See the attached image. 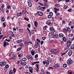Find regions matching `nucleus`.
Listing matches in <instances>:
<instances>
[{"label": "nucleus", "mask_w": 74, "mask_h": 74, "mask_svg": "<svg viewBox=\"0 0 74 74\" xmlns=\"http://www.w3.org/2000/svg\"><path fill=\"white\" fill-rule=\"evenodd\" d=\"M34 25L35 27H37L38 26V22L37 21H34Z\"/></svg>", "instance_id": "2eb2a0df"}, {"label": "nucleus", "mask_w": 74, "mask_h": 74, "mask_svg": "<svg viewBox=\"0 0 74 74\" xmlns=\"http://www.w3.org/2000/svg\"><path fill=\"white\" fill-rule=\"evenodd\" d=\"M52 16L51 15H48L47 16V17L49 19H51L52 18Z\"/></svg>", "instance_id": "79ce46f5"}, {"label": "nucleus", "mask_w": 74, "mask_h": 74, "mask_svg": "<svg viewBox=\"0 0 74 74\" xmlns=\"http://www.w3.org/2000/svg\"><path fill=\"white\" fill-rule=\"evenodd\" d=\"M36 40L38 42L40 43L41 42V41L40 40H39V39H38V38L36 39Z\"/></svg>", "instance_id": "4d7b16f0"}, {"label": "nucleus", "mask_w": 74, "mask_h": 74, "mask_svg": "<svg viewBox=\"0 0 74 74\" xmlns=\"http://www.w3.org/2000/svg\"><path fill=\"white\" fill-rule=\"evenodd\" d=\"M21 15H22V13L21 12H19L16 15L17 16H20Z\"/></svg>", "instance_id": "c756f323"}, {"label": "nucleus", "mask_w": 74, "mask_h": 74, "mask_svg": "<svg viewBox=\"0 0 74 74\" xmlns=\"http://www.w3.org/2000/svg\"><path fill=\"white\" fill-rule=\"evenodd\" d=\"M66 30L68 31V32L70 33V32H71V29L70 28H67Z\"/></svg>", "instance_id": "393cba45"}, {"label": "nucleus", "mask_w": 74, "mask_h": 74, "mask_svg": "<svg viewBox=\"0 0 74 74\" xmlns=\"http://www.w3.org/2000/svg\"><path fill=\"white\" fill-rule=\"evenodd\" d=\"M1 21L2 22H4L5 21V18L4 17H3V16H1Z\"/></svg>", "instance_id": "473e14b6"}, {"label": "nucleus", "mask_w": 74, "mask_h": 74, "mask_svg": "<svg viewBox=\"0 0 74 74\" xmlns=\"http://www.w3.org/2000/svg\"><path fill=\"white\" fill-rule=\"evenodd\" d=\"M54 12L55 14H57V11H59V10L58 9H57L56 8H54Z\"/></svg>", "instance_id": "f3484780"}, {"label": "nucleus", "mask_w": 74, "mask_h": 74, "mask_svg": "<svg viewBox=\"0 0 74 74\" xmlns=\"http://www.w3.org/2000/svg\"><path fill=\"white\" fill-rule=\"evenodd\" d=\"M58 37H59V35H58V34H57V33H55L54 34L53 38H57Z\"/></svg>", "instance_id": "6e6552de"}, {"label": "nucleus", "mask_w": 74, "mask_h": 74, "mask_svg": "<svg viewBox=\"0 0 74 74\" xmlns=\"http://www.w3.org/2000/svg\"><path fill=\"white\" fill-rule=\"evenodd\" d=\"M19 46L21 48H23L24 47V44L22 43H21L19 44Z\"/></svg>", "instance_id": "6ab92c4d"}, {"label": "nucleus", "mask_w": 74, "mask_h": 74, "mask_svg": "<svg viewBox=\"0 0 74 74\" xmlns=\"http://www.w3.org/2000/svg\"><path fill=\"white\" fill-rule=\"evenodd\" d=\"M24 20H26V21H29V18H26V17H25L24 18Z\"/></svg>", "instance_id": "774afa93"}, {"label": "nucleus", "mask_w": 74, "mask_h": 74, "mask_svg": "<svg viewBox=\"0 0 74 74\" xmlns=\"http://www.w3.org/2000/svg\"><path fill=\"white\" fill-rule=\"evenodd\" d=\"M21 61L20 60L19 61H17V62L16 63V64H19V63H20V61Z\"/></svg>", "instance_id": "052dcab7"}, {"label": "nucleus", "mask_w": 74, "mask_h": 74, "mask_svg": "<svg viewBox=\"0 0 74 74\" xmlns=\"http://www.w3.org/2000/svg\"><path fill=\"white\" fill-rule=\"evenodd\" d=\"M73 36V34H70L68 35V37H72Z\"/></svg>", "instance_id": "bf43d9fd"}, {"label": "nucleus", "mask_w": 74, "mask_h": 74, "mask_svg": "<svg viewBox=\"0 0 74 74\" xmlns=\"http://www.w3.org/2000/svg\"><path fill=\"white\" fill-rule=\"evenodd\" d=\"M13 73L15 74L16 73V69L15 68H14L13 69Z\"/></svg>", "instance_id": "a18cd8bd"}, {"label": "nucleus", "mask_w": 74, "mask_h": 74, "mask_svg": "<svg viewBox=\"0 0 74 74\" xmlns=\"http://www.w3.org/2000/svg\"><path fill=\"white\" fill-rule=\"evenodd\" d=\"M46 24L48 25H50L51 24V21L50 20H48L46 22Z\"/></svg>", "instance_id": "aec40b11"}, {"label": "nucleus", "mask_w": 74, "mask_h": 74, "mask_svg": "<svg viewBox=\"0 0 74 74\" xmlns=\"http://www.w3.org/2000/svg\"><path fill=\"white\" fill-rule=\"evenodd\" d=\"M60 61V62H62V61H63V59H62L61 57H60L58 59Z\"/></svg>", "instance_id": "37998d69"}, {"label": "nucleus", "mask_w": 74, "mask_h": 74, "mask_svg": "<svg viewBox=\"0 0 74 74\" xmlns=\"http://www.w3.org/2000/svg\"><path fill=\"white\" fill-rule=\"evenodd\" d=\"M34 47L35 48H38V45H34Z\"/></svg>", "instance_id": "3c124183"}, {"label": "nucleus", "mask_w": 74, "mask_h": 74, "mask_svg": "<svg viewBox=\"0 0 74 74\" xmlns=\"http://www.w3.org/2000/svg\"><path fill=\"white\" fill-rule=\"evenodd\" d=\"M38 57V54H36L34 56L35 58H37Z\"/></svg>", "instance_id": "603ef678"}, {"label": "nucleus", "mask_w": 74, "mask_h": 74, "mask_svg": "<svg viewBox=\"0 0 74 74\" xmlns=\"http://www.w3.org/2000/svg\"><path fill=\"white\" fill-rule=\"evenodd\" d=\"M3 47H5L6 46H8V45H9V43L7 42H6L5 41H4L3 42Z\"/></svg>", "instance_id": "423d86ee"}, {"label": "nucleus", "mask_w": 74, "mask_h": 74, "mask_svg": "<svg viewBox=\"0 0 74 74\" xmlns=\"http://www.w3.org/2000/svg\"><path fill=\"white\" fill-rule=\"evenodd\" d=\"M69 48H70V47L69 46H67V45L65 46L64 50L65 51H66V50H67Z\"/></svg>", "instance_id": "4468645a"}, {"label": "nucleus", "mask_w": 74, "mask_h": 74, "mask_svg": "<svg viewBox=\"0 0 74 74\" xmlns=\"http://www.w3.org/2000/svg\"><path fill=\"white\" fill-rule=\"evenodd\" d=\"M28 6H29V7H30L32 6V2H28Z\"/></svg>", "instance_id": "412c9836"}, {"label": "nucleus", "mask_w": 74, "mask_h": 74, "mask_svg": "<svg viewBox=\"0 0 74 74\" xmlns=\"http://www.w3.org/2000/svg\"><path fill=\"white\" fill-rule=\"evenodd\" d=\"M23 41V40L21 39L17 41V43H20L21 42H22Z\"/></svg>", "instance_id": "a878e982"}, {"label": "nucleus", "mask_w": 74, "mask_h": 74, "mask_svg": "<svg viewBox=\"0 0 74 74\" xmlns=\"http://www.w3.org/2000/svg\"><path fill=\"white\" fill-rule=\"evenodd\" d=\"M71 43H72V42L71 41V40H68L67 42L66 45L70 47L71 45Z\"/></svg>", "instance_id": "20e7f679"}, {"label": "nucleus", "mask_w": 74, "mask_h": 74, "mask_svg": "<svg viewBox=\"0 0 74 74\" xmlns=\"http://www.w3.org/2000/svg\"><path fill=\"white\" fill-rule=\"evenodd\" d=\"M13 74V71L12 70H10L9 72V74Z\"/></svg>", "instance_id": "c9c22d12"}, {"label": "nucleus", "mask_w": 74, "mask_h": 74, "mask_svg": "<svg viewBox=\"0 0 74 74\" xmlns=\"http://www.w3.org/2000/svg\"><path fill=\"white\" fill-rule=\"evenodd\" d=\"M38 3L41 5H42V6H43V5H44V4L42 3H41L40 2H38Z\"/></svg>", "instance_id": "13d9d810"}, {"label": "nucleus", "mask_w": 74, "mask_h": 74, "mask_svg": "<svg viewBox=\"0 0 74 74\" xmlns=\"http://www.w3.org/2000/svg\"><path fill=\"white\" fill-rule=\"evenodd\" d=\"M60 44L62 45H64V41L63 40H60Z\"/></svg>", "instance_id": "a211bd4d"}, {"label": "nucleus", "mask_w": 74, "mask_h": 74, "mask_svg": "<svg viewBox=\"0 0 74 74\" xmlns=\"http://www.w3.org/2000/svg\"><path fill=\"white\" fill-rule=\"evenodd\" d=\"M20 65H21V66H26V65L27 63H26V62H23V61H22V60H20Z\"/></svg>", "instance_id": "7ed1b4c3"}, {"label": "nucleus", "mask_w": 74, "mask_h": 74, "mask_svg": "<svg viewBox=\"0 0 74 74\" xmlns=\"http://www.w3.org/2000/svg\"><path fill=\"white\" fill-rule=\"evenodd\" d=\"M28 58L30 60H33V58H32V56L31 55H30L29 56Z\"/></svg>", "instance_id": "b1692460"}, {"label": "nucleus", "mask_w": 74, "mask_h": 74, "mask_svg": "<svg viewBox=\"0 0 74 74\" xmlns=\"http://www.w3.org/2000/svg\"><path fill=\"white\" fill-rule=\"evenodd\" d=\"M32 34H34V30H32L31 31Z\"/></svg>", "instance_id": "864d4df0"}, {"label": "nucleus", "mask_w": 74, "mask_h": 74, "mask_svg": "<svg viewBox=\"0 0 74 74\" xmlns=\"http://www.w3.org/2000/svg\"><path fill=\"white\" fill-rule=\"evenodd\" d=\"M71 11H72V10L71 9H69L67 10V11L68 12H71Z\"/></svg>", "instance_id": "680f3d73"}, {"label": "nucleus", "mask_w": 74, "mask_h": 74, "mask_svg": "<svg viewBox=\"0 0 74 74\" xmlns=\"http://www.w3.org/2000/svg\"><path fill=\"white\" fill-rule=\"evenodd\" d=\"M37 9L38 10H41V7L40 6H38L37 7Z\"/></svg>", "instance_id": "72a5a7b5"}, {"label": "nucleus", "mask_w": 74, "mask_h": 74, "mask_svg": "<svg viewBox=\"0 0 74 74\" xmlns=\"http://www.w3.org/2000/svg\"><path fill=\"white\" fill-rule=\"evenodd\" d=\"M12 59H13V60H14L15 59H16V55L14 54V55L11 58Z\"/></svg>", "instance_id": "4be33fe9"}, {"label": "nucleus", "mask_w": 74, "mask_h": 74, "mask_svg": "<svg viewBox=\"0 0 74 74\" xmlns=\"http://www.w3.org/2000/svg\"><path fill=\"white\" fill-rule=\"evenodd\" d=\"M35 44L38 46H40V42H38V41H36L35 43Z\"/></svg>", "instance_id": "7c9ffc66"}, {"label": "nucleus", "mask_w": 74, "mask_h": 74, "mask_svg": "<svg viewBox=\"0 0 74 74\" xmlns=\"http://www.w3.org/2000/svg\"><path fill=\"white\" fill-rule=\"evenodd\" d=\"M49 14L50 15H51V16H53V13H52V12H50L49 13Z\"/></svg>", "instance_id": "de8ad7c7"}, {"label": "nucleus", "mask_w": 74, "mask_h": 74, "mask_svg": "<svg viewBox=\"0 0 74 74\" xmlns=\"http://www.w3.org/2000/svg\"><path fill=\"white\" fill-rule=\"evenodd\" d=\"M46 62V64H49V62L48 60H45Z\"/></svg>", "instance_id": "e433bc0d"}, {"label": "nucleus", "mask_w": 74, "mask_h": 74, "mask_svg": "<svg viewBox=\"0 0 74 74\" xmlns=\"http://www.w3.org/2000/svg\"><path fill=\"white\" fill-rule=\"evenodd\" d=\"M22 60L23 61H24V62L26 61H27V58L25 57L23 58H22Z\"/></svg>", "instance_id": "c85d7f7f"}, {"label": "nucleus", "mask_w": 74, "mask_h": 74, "mask_svg": "<svg viewBox=\"0 0 74 74\" xmlns=\"http://www.w3.org/2000/svg\"><path fill=\"white\" fill-rule=\"evenodd\" d=\"M34 52H35V51H33V50L31 51V54L33 56H34Z\"/></svg>", "instance_id": "bb28decb"}, {"label": "nucleus", "mask_w": 74, "mask_h": 74, "mask_svg": "<svg viewBox=\"0 0 74 74\" xmlns=\"http://www.w3.org/2000/svg\"><path fill=\"white\" fill-rule=\"evenodd\" d=\"M71 49H74V44H73L71 45Z\"/></svg>", "instance_id": "4c0bfd02"}, {"label": "nucleus", "mask_w": 74, "mask_h": 74, "mask_svg": "<svg viewBox=\"0 0 74 74\" xmlns=\"http://www.w3.org/2000/svg\"><path fill=\"white\" fill-rule=\"evenodd\" d=\"M19 31L21 33H22L23 31V29H19Z\"/></svg>", "instance_id": "a19ab883"}, {"label": "nucleus", "mask_w": 74, "mask_h": 74, "mask_svg": "<svg viewBox=\"0 0 74 74\" xmlns=\"http://www.w3.org/2000/svg\"><path fill=\"white\" fill-rule=\"evenodd\" d=\"M26 12L27 14H28V12H27L26 11V10H23L22 12V14H26Z\"/></svg>", "instance_id": "dca6fc26"}, {"label": "nucleus", "mask_w": 74, "mask_h": 74, "mask_svg": "<svg viewBox=\"0 0 74 74\" xmlns=\"http://www.w3.org/2000/svg\"><path fill=\"white\" fill-rule=\"evenodd\" d=\"M5 41H6L8 42H10L11 41L10 40V39H5Z\"/></svg>", "instance_id": "e2e57ef3"}, {"label": "nucleus", "mask_w": 74, "mask_h": 74, "mask_svg": "<svg viewBox=\"0 0 74 74\" xmlns=\"http://www.w3.org/2000/svg\"><path fill=\"white\" fill-rule=\"evenodd\" d=\"M59 36L60 37H63L64 36V35L62 33L59 34Z\"/></svg>", "instance_id": "2f4dec72"}, {"label": "nucleus", "mask_w": 74, "mask_h": 74, "mask_svg": "<svg viewBox=\"0 0 74 74\" xmlns=\"http://www.w3.org/2000/svg\"><path fill=\"white\" fill-rule=\"evenodd\" d=\"M38 15L39 16H43V15H44L43 13L41 12H38Z\"/></svg>", "instance_id": "ddd939ff"}, {"label": "nucleus", "mask_w": 74, "mask_h": 74, "mask_svg": "<svg viewBox=\"0 0 74 74\" xmlns=\"http://www.w3.org/2000/svg\"><path fill=\"white\" fill-rule=\"evenodd\" d=\"M4 8V4H2L0 8V11H3Z\"/></svg>", "instance_id": "9d476101"}, {"label": "nucleus", "mask_w": 74, "mask_h": 74, "mask_svg": "<svg viewBox=\"0 0 74 74\" xmlns=\"http://www.w3.org/2000/svg\"><path fill=\"white\" fill-rule=\"evenodd\" d=\"M53 67H54L53 69H58V67L56 66V64L55 65L53 66Z\"/></svg>", "instance_id": "0e129e2a"}, {"label": "nucleus", "mask_w": 74, "mask_h": 74, "mask_svg": "<svg viewBox=\"0 0 74 74\" xmlns=\"http://www.w3.org/2000/svg\"><path fill=\"white\" fill-rule=\"evenodd\" d=\"M14 53H11L9 55V56L10 57H12L13 56V55H14Z\"/></svg>", "instance_id": "cd10ccee"}, {"label": "nucleus", "mask_w": 74, "mask_h": 74, "mask_svg": "<svg viewBox=\"0 0 74 74\" xmlns=\"http://www.w3.org/2000/svg\"><path fill=\"white\" fill-rule=\"evenodd\" d=\"M55 6H56V7H60V5L58 4H56L55 5Z\"/></svg>", "instance_id": "c03bdc74"}, {"label": "nucleus", "mask_w": 74, "mask_h": 74, "mask_svg": "<svg viewBox=\"0 0 74 74\" xmlns=\"http://www.w3.org/2000/svg\"><path fill=\"white\" fill-rule=\"evenodd\" d=\"M56 67H57L58 69H59L60 67V65L58 64H56Z\"/></svg>", "instance_id": "ea45409f"}, {"label": "nucleus", "mask_w": 74, "mask_h": 74, "mask_svg": "<svg viewBox=\"0 0 74 74\" xmlns=\"http://www.w3.org/2000/svg\"><path fill=\"white\" fill-rule=\"evenodd\" d=\"M63 67L66 68V67H67V65L66 64H64L63 65Z\"/></svg>", "instance_id": "f704fd0d"}, {"label": "nucleus", "mask_w": 74, "mask_h": 74, "mask_svg": "<svg viewBox=\"0 0 74 74\" xmlns=\"http://www.w3.org/2000/svg\"><path fill=\"white\" fill-rule=\"evenodd\" d=\"M41 73L42 74H44V69H41Z\"/></svg>", "instance_id": "6e6d98bb"}, {"label": "nucleus", "mask_w": 74, "mask_h": 74, "mask_svg": "<svg viewBox=\"0 0 74 74\" xmlns=\"http://www.w3.org/2000/svg\"><path fill=\"white\" fill-rule=\"evenodd\" d=\"M49 29L51 31L52 33H53V34H54V32H56V31L55 30V29H54V28H50Z\"/></svg>", "instance_id": "0eeeda50"}, {"label": "nucleus", "mask_w": 74, "mask_h": 74, "mask_svg": "<svg viewBox=\"0 0 74 74\" xmlns=\"http://www.w3.org/2000/svg\"><path fill=\"white\" fill-rule=\"evenodd\" d=\"M72 21H70L68 24L69 26H71L72 25Z\"/></svg>", "instance_id": "58836bf2"}, {"label": "nucleus", "mask_w": 74, "mask_h": 74, "mask_svg": "<svg viewBox=\"0 0 74 74\" xmlns=\"http://www.w3.org/2000/svg\"><path fill=\"white\" fill-rule=\"evenodd\" d=\"M5 65H6V62L5 61H2V62H0V66L1 67L5 66Z\"/></svg>", "instance_id": "39448f33"}, {"label": "nucleus", "mask_w": 74, "mask_h": 74, "mask_svg": "<svg viewBox=\"0 0 74 74\" xmlns=\"http://www.w3.org/2000/svg\"><path fill=\"white\" fill-rule=\"evenodd\" d=\"M25 45H29V43L28 42H25Z\"/></svg>", "instance_id": "69168bd1"}, {"label": "nucleus", "mask_w": 74, "mask_h": 74, "mask_svg": "<svg viewBox=\"0 0 74 74\" xmlns=\"http://www.w3.org/2000/svg\"><path fill=\"white\" fill-rule=\"evenodd\" d=\"M13 32L11 31H9V35H11V34H12Z\"/></svg>", "instance_id": "09e8293b"}, {"label": "nucleus", "mask_w": 74, "mask_h": 74, "mask_svg": "<svg viewBox=\"0 0 74 74\" xmlns=\"http://www.w3.org/2000/svg\"><path fill=\"white\" fill-rule=\"evenodd\" d=\"M21 49H22L21 48L19 47L17 49L16 51H21Z\"/></svg>", "instance_id": "49530a36"}, {"label": "nucleus", "mask_w": 74, "mask_h": 74, "mask_svg": "<svg viewBox=\"0 0 74 74\" xmlns=\"http://www.w3.org/2000/svg\"><path fill=\"white\" fill-rule=\"evenodd\" d=\"M58 51V49H52L51 50H49V53L50 55H52L54 53V54L55 55H56V54H57L58 53L59 51Z\"/></svg>", "instance_id": "f257e3e1"}, {"label": "nucleus", "mask_w": 74, "mask_h": 74, "mask_svg": "<svg viewBox=\"0 0 74 74\" xmlns=\"http://www.w3.org/2000/svg\"><path fill=\"white\" fill-rule=\"evenodd\" d=\"M62 40L64 42H66V41H67V39H66V38L65 37H63L62 38Z\"/></svg>", "instance_id": "5701e85b"}, {"label": "nucleus", "mask_w": 74, "mask_h": 74, "mask_svg": "<svg viewBox=\"0 0 74 74\" xmlns=\"http://www.w3.org/2000/svg\"><path fill=\"white\" fill-rule=\"evenodd\" d=\"M18 56L19 58H21L22 56V54H20L18 55Z\"/></svg>", "instance_id": "8fccbe9b"}, {"label": "nucleus", "mask_w": 74, "mask_h": 74, "mask_svg": "<svg viewBox=\"0 0 74 74\" xmlns=\"http://www.w3.org/2000/svg\"><path fill=\"white\" fill-rule=\"evenodd\" d=\"M38 64H36V67L37 69L39 68V67H38Z\"/></svg>", "instance_id": "338daca9"}, {"label": "nucleus", "mask_w": 74, "mask_h": 74, "mask_svg": "<svg viewBox=\"0 0 74 74\" xmlns=\"http://www.w3.org/2000/svg\"><path fill=\"white\" fill-rule=\"evenodd\" d=\"M74 63V61L71 60V58H69L68 60V62H67V64L69 65H71L72 64H73Z\"/></svg>", "instance_id": "f03ea898"}, {"label": "nucleus", "mask_w": 74, "mask_h": 74, "mask_svg": "<svg viewBox=\"0 0 74 74\" xmlns=\"http://www.w3.org/2000/svg\"><path fill=\"white\" fill-rule=\"evenodd\" d=\"M54 35V34L49 33V36L50 38H53Z\"/></svg>", "instance_id": "9b49d317"}, {"label": "nucleus", "mask_w": 74, "mask_h": 74, "mask_svg": "<svg viewBox=\"0 0 74 74\" xmlns=\"http://www.w3.org/2000/svg\"><path fill=\"white\" fill-rule=\"evenodd\" d=\"M5 67L6 69H8L9 67V65L7 64L5 65Z\"/></svg>", "instance_id": "5fc2aeb1"}, {"label": "nucleus", "mask_w": 74, "mask_h": 74, "mask_svg": "<svg viewBox=\"0 0 74 74\" xmlns=\"http://www.w3.org/2000/svg\"><path fill=\"white\" fill-rule=\"evenodd\" d=\"M72 50H71L69 51L68 53L69 56H71V55H72Z\"/></svg>", "instance_id": "f8f14e48"}, {"label": "nucleus", "mask_w": 74, "mask_h": 74, "mask_svg": "<svg viewBox=\"0 0 74 74\" xmlns=\"http://www.w3.org/2000/svg\"><path fill=\"white\" fill-rule=\"evenodd\" d=\"M29 71L31 73H33V68L31 67H30L29 68Z\"/></svg>", "instance_id": "1a4fd4ad"}]
</instances>
